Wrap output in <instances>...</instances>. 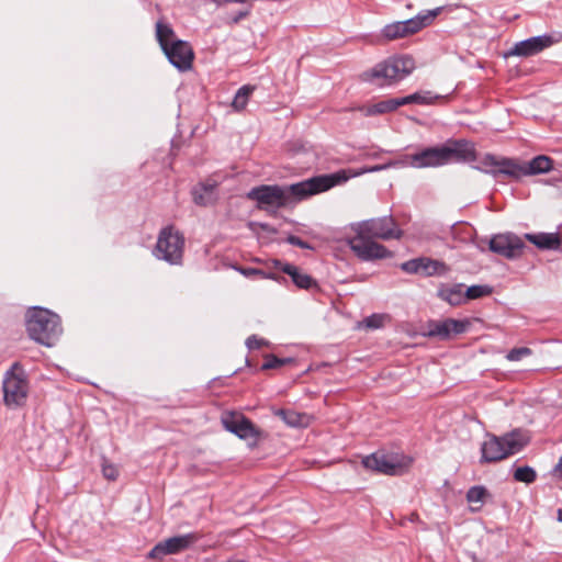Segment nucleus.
<instances>
[{
    "label": "nucleus",
    "instance_id": "nucleus-1",
    "mask_svg": "<svg viewBox=\"0 0 562 562\" xmlns=\"http://www.w3.org/2000/svg\"><path fill=\"white\" fill-rule=\"evenodd\" d=\"M348 179L349 175L347 171L339 170L330 175L313 177L285 188L266 184L255 187L247 193V198L256 201L258 209L265 211L273 210L276 212L278 209L284 207L291 203L292 198L301 200L312 194L326 191Z\"/></svg>",
    "mask_w": 562,
    "mask_h": 562
},
{
    "label": "nucleus",
    "instance_id": "nucleus-2",
    "mask_svg": "<svg viewBox=\"0 0 562 562\" xmlns=\"http://www.w3.org/2000/svg\"><path fill=\"white\" fill-rule=\"evenodd\" d=\"M355 234L347 237V244L362 261L391 258L392 252L375 239H400L403 232L391 216L374 217L351 224Z\"/></svg>",
    "mask_w": 562,
    "mask_h": 562
},
{
    "label": "nucleus",
    "instance_id": "nucleus-3",
    "mask_svg": "<svg viewBox=\"0 0 562 562\" xmlns=\"http://www.w3.org/2000/svg\"><path fill=\"white\" fill-rule=\"evenodd\" d=\"M475 159L474 145L465 139H450L443 146L428 147L407 156L408 164L414 168H434L451 161H474Z\"/></svg>",
    "mask_w": 562,
    "mask_h": 562
},
{
    "label": "nucleus",
    "instance_id": "nucleus-4",
    "mask_svg": "<svg viewBox=\"0 0 562 562\" xmlns=\"http://www.w3.org/2000/svg\"><path fill=\"white\" fill-rule=\"evenodd\" d=\"M480 164L485 171L494 176L502 173L516 179L522 176L546 173L553 168V160L546 155H539L529 162L519 164L512 158L486 154L481 158Z\"/></svg>",
    "mask_w": 562,
    "mask_h": 562
},
{
    "label": "nucleus",
    "instance_id": "nucleus-5",
    "mask_svg": "<svg viewBox=\"0 0 562 562\" xmlns=\"http://www.w3.org/2000/svg\"><path fill=\"white\" fill-rule=\"evenodd\" d=\"M530 437L527 431L515 429L503 436L487 434L481 446V462L492 463L502 461L519 451L529 442Z\"/></svg>",
    "mask_w": 562,
    "mask_h": 562
},
{
    "label": "nucleus",
    "instance_id": "nucleus-6",
    "mask_svg": "<svg viewBox=\"0 0 562 562\" xmlns=\"http://www.w3.org/2000/svg\"><path fill=\"white\" fill-rule=\"evenodd\" d=\"M26 329L32 339L47 347L53 346L63 331L59 316L41 307L27 312Z\"/></svg>",
    "mask_w": 562,
    "mask_h": 562
},
{
    "label": "nucleus",
    "instance_id": "nucleus-7",
    "mask_svg": "<svg viewBox=\"0 0 562 562\" xmlns=\"http://www.w3.org/2000/svg\"><path fill=\"white\" fill-rule=\"evenodd\" d=\"M415 69V60L409 56L390 57L362 74V79L379 86H392L407 77Z\"/></svg>",
    "mask_w": 562,
    "mask_h": 562
},
{
    "label": "nucleus",
    "instance_id": "nucleus-8",
    "mask_svg": "<svg viewBox=\"0 0 562 562\" xmlns=\"http://www.w3.org/2000/svg\"><path fill=\"white\" fill-rule=\"evenodd\" d=\"M158 43L168 60L179 70H189L192 67L194 53L189 43L178 40L173 30L161 22L156 24Z\"/></svg>",
    "mask_w": 562,
    "mask_h": 562
},
{
    "label": "nucleus",
    "instance_id": "nucleus-9",
    "mask_svg": "<svg viewBox=\"0 0 562 562\" xmlns=\"http://www.w3.org/2000/svg\"><path fill=\"white\" fill-rule=\"evenodd\" d=\"M184 237L173 226H167L159 233L154 250L158 259L171 265H180L183 258Z\"/></svg>",
    "mask_w": 562,
    "mask_h": 562
},
{
    "label": "nucleus",
    "instance_id": "nucleus-10",
    "mask_svg": "<svg viewBox=\"0 0 562 562\" xmlns=\"http://www.w3.org/2000/svg\"><path fill=\"white\" fill-rule=\"evenodd\" d=\"M439 12L440 9L438 8L432 11H427L424 14H418L406 21H397L386 24L382 30V35L387 41H394L413 35L422 29L430 25Z\"/></svg>",
    "mask_w": 562,
    "mask_h": 562
},
{
    "label": "nucleus",
    "instance_id": "nucleus-11",
    "mask_svg": "<svg viewBox=\"0 0 562 562\" xmlns=\"http://www.w3.org/2000/svg\"><path fill=\"white\" fill-rule=\"evenodd\" d=\"M411 459L397 454L374 452L362 459V465L370 471L384 475H401L409 467Z\"/></svg>",
    "mask_w": 562,
    "mask_h": 562
},
{
    "label": "nucleus",
    "instance_id": "nucleus-12",
    "mask_svg": "<svg viewBox=\"0 0 562 562\" xmlns=\"http://www.w3.org/2000/svg\"><path fill=\"white\" fill-rule=\"evenodd\" d=\"M223 427L243 440H252L254 445L262 436V431L244 414L235 411H226L221 415Z\"/></svg>",
    "mask_w": 562,
    "mask_h": 562
},
{
    "label": "nucleus",
    "instance_id": "nucleus-13",
    "mask_svg": "<svg viewBox=\"0 0 562 562\" xmlns=\"http://www.w3.org/2000/svg\"><path fill=\"white\" fill-rule=\"evenodd\" d=\"M202 538L200 532H190L168 538L158 542L149 552L153 559H162L166 555L178 554L195 544Z\"/></svg>",
    "mask_w": 562,
    "mask_h": 562
},
{
    "label": "nucleus",
    "instance_id": "nucleus-14",
    "mask_svg": "<svg viewBox=\"0 0 562 562\" xmlns=\"http://www.w3.org/2000/svg\"><path fill=\"white\" fill-rule=\"evenodd\" d=\"M18 364L13 366L15 369ZM29 392L27 381L23 373H15L14 370L8 372L3 381V394L4 402L8 406H20L22 405Z\"/></svg>",
    "mask_w": 562,
    "mask_h": 562
},
{
    "label": "nucleus",
    "instance_id": "nucleus-15",
    "mask_svg": "<svg viewBox=\"0 0 562 562\" xmlns=\"http://www.w3.org/2000/svg\"><path fill=\"white\" fill-rule=\"evenodd\" d=\"M488 247L491 251L497 255L515 259L522 255L525 243L519 236L513 233H505L493 236Z\"/></svg>",
    "mask_w": 562,
    "mask_h": 562
},
{
    "label": "nucleus",
    "instance_id": "nucleus-16",
    "mask_svg": "<svg viewBox=\"0 0 562 562\" xmlns=\"http://www.w3.org/2000/svg\"><path fill=\"white\" fill-rule=\"evenodd\" d=\"M469 321H459L447 318L443 321H430L426 325L425 335L428 337H437L441 340H449L469 328Z\"/></svg>",
    "mask_w": 562,
    "mask_h": 562
},
{
    "label": "nucleus",
    "instance_id": "nucleus-17",
    "mask_svg": "<svg viewBox=\"0 0 562 562\" xmlns=\"http://www.w3.org/2000/svg\"><path fill=\"white\" fill-rule=\"evenodd\" d=\"M401 269L407 273H423L425 276L443 274L448 271V267L443 262L426 257L403 262Z\"/></svg>",
    "mask_w": 562,
    "mask_h": 562
},
{
    "label": "nucleus",
    "instance_id": "nucleus-18",
    "mask_svg": "<svg viewBox=\"0 0 562 562\" xmlns=\"http://www.w3.org/2000/svg\"><path fill=\"white\" fill-rule=\"evenodd\" d=\"M553 40L549 35L530 37L525 41L518 42L509 50L507 56L529 57L539 54L543 49L550 47Z\"/></svg>",
    "mask_w": 562,
    "mask_h": 562
},
{
    "label": "nucleus",
    "instance_id": "nucleus-19",
    "mask_svg": "<svg viewBox=\"0 0 562 562\" xmlns=\"http://www.w3.org/2000/svg\"><path fill=\"white\" fill-rule=\"evenodd\" d=\"M218 181L214 179H206L204 182L199 183L192 190V196L195 204L206 206L215 201V189Z\"/></svg>",
    "mask_w": 562,
    "mask_h": 562
},
{
    "label": "nucleus",
    "instance_id": "nucleus-20",
    "mask_svg": "<svg viewBox=\"0 0 562 562\" xmlns=\"http://www.w3.org/2000/svg\"><path fill=\"white\" fill-rule=\"evenodd\" d=\"M281 270L291 277L293 283L300 289H312L317 286V282L307 273L303 272L296 266L284 263Z\"/></svg>",
    "mask_w": 562,
    "mask_h": 562
},
{
    "label": "nucleus",
    "instance_id": "nucleus-21",
    "mask_svg": "<svg viewBox=\"0 0 562 562\" xmlns=\"http://www.w3.org/2000/svg\"><path fill=\"white\" fill-rule=\"evenodd\" d=\"M397 98L382 100L374 104H366L357 108L364 116H374L390 113L398 109Z\"/></svg>",
    "mask_w": 562,
    "mask_h": 562
},
{
    "label": "nucleus",
    "instance_id": "nucleus-22",
    "mask_svg": "<svg viewBox=\"0 0 562 562\" xmlns=\"http://www.w3.org/2000/svg\"><path fill=\"white\" fill-rule=\"evenodd\" d=\"M525 238L539 249H558L561 246V238L557 233L526 234Z\"/></svg>",
    "mask_w": 562,
    "mask_h": 562
},
{
    "label": "nucleus",
    "instance_id": "nucleus-23",
    "mask_svg": "<svg viewBox=\"0 0 562 562\" xmlns=\"http://www.w3.org/2000/svg\"><path fill=\"white\" fill-rule=\"evenodd\" d=\"M274 414L291 427H307L312 422V417L308 414L292 409H278Z\"/></svg>",
    "mask_w": 562,
    "mask_h": 562
},
{
    "label": "nucleus",
    "instance_id": "nucleus-24",
    "mask_svg": "<svg viewBox=\"0 0 562 562\" xmlns=\"http://www.w3.org/2000/svg\"><path fill=\"white\" fill-rule=\"evenodd\" d=\"M255 90H256V86H252V85H245V86L240 87L237 90V92L232 101V104H231L232 108L236 112L244 111Z\"/></svg>",
    "mask_w": 562,
    "mask_h": 562
},
{
    "label": "nucleus",
    "instance_id": "nucleus-25",
    "mask_svg": "<svg viewBox=\"0 0 562 562\" xmlns=\"http://www.w3.org/2000/svg\"><path fill=\"white\" fill-rule=\"evenodd\" d=\"M488 491L481 485L472 486L467 493V501L472 505L471 510L477 512L482 508L485 498L488 496Z\"/></svg>",
    "mask_w": 562,
    "mask_h": 562
},
{
    "label": "nucleus",
    "instance_id": "nucleus-26",
    "mask_svg": "<svg viewBox=\"0 0 562 562\" xmlns=\"http://www.w3.org/2000/svg\"><path fill=\"white\" fill-rule=\"evenodd\" d=\"M439 99V95H434L430 91L425 92H415L413 94H409L407 97L397 98L398 105H406L411 103H417V104H431L435 102V100Z\"/></svg>",
    "mask_w": 562,
    "mask_h": 562
},
{
    "label": "nucleus",
    "instance_id": "nucleus-27",
    "mask_svg": "<svg viewBox=\"0 0 562 562\" xmlns=\"http://www.w3.org/2000/svg\"><path fill=\"white\" fill-rule=\"evenodd\" d=\"M439 296L447 301L450 305H460L465 302V296L462 292V285L460 284L441 289L439 291Z\"/></svg>",
    "mask_w": 562,
    "mask_h": 562
},
{
    "label": "nucleus",
    "instance_id": "nucleus-28",
    "mask_svg": "<svg viewBox=\"0 0 562 562\" xmlns=\"http://www.w3.org/2000/svg\"><path fill=\"white\" fill-rule=\"evenodd\" d=\"M513 476H514L515 481L524 482L526 484L533 483L537 479L536 471L528 465L517 468L514 471Z\"/></svg>",
    "mask_w": 562,
    "mask_h": 562
},
{
    "label": "nucleus",
    "instance_id": "nucleus-29",
    "mask_svg": "<svg viewBox=\"0 0 562 562\" xmlns=\"http://www.w3.org/2000/svg\"><path fill=\"white\" fill-rule=\"evenodd\" d=\"M291 358H279L274 355H266L265 362L261 366V370L279 369L288 363H292Z\"/></svg>",
    "mask_w": 562,
    "mask_h": 562
},
{
    "label": "nucleus",
    "instance_id": "nucleus-30",
    "mask_svg": "<svg viewBox=\"0 0 562 562\" xmlns=\"http://www.w3.org/2000/svg\"><path fill=\"white\" fill-rule=\"evenodd\" d=\"M492 293V288L488 285H471L467 289L464 296L467 300H476L483 296H487Z\"/></svg>",
    "mask_w": 562,
    "mask_h": 562
},
{
    "label": "nucleus",
    "instance_id": "nucleus-31",
    "mask_svg": "<svg viewBox=\"0 0 562 562\" xmlns=\"http://www.w3.org/2000/svg\"><path fill=\"white\" fill-rule=\"evenodd\" d=\"M387 319L389 316L385 314H372L371 316L364 318L363 323L367 328L378 329L383 327Z\"/></svg>",
    "mask_w": 562,
    "mask_h": 562
},
{
    "label": "nucleus",
    "instance_id": "nucleus-32",
    "mask_svg": "<svg viewBox=\"0 0 562 562\" xmlns=\"http://www.w3.org/2000/svg\"><path fill=\"white\" fill-rule=\"evenodd\" d=\"M531 353L532 350L528 347L514 348L507 353L506 358L509 361H519Z\"/></svg>",
    "mask_w": 562,
    "mask_h": 562
},
{
    "label": "nucleus",
    "instance_id": "nucleus-33",
    "mask_svg": "<svg viewBox=\"0 0 562 562\" xmlns=\"http://www.w3.org/2000/svg\"><path fill=\"white\" fill-rule=\"evenodd\" d=\"M102 474L109 481H115L119 476V469L115 464L109 463L106 460L102 463Z\"/></svg>",
    "mask_w": 562,
    "mask_h": 562
},
{
    "label": "nucleus",
    "instance_id": "nucleus-34",
    "mask_svg": "<svg viewBox=\"0 0 562 562\" xmlns=\"http://www.w3.org/2000/svg\"><path fill=\"white\" fill-rule=\"evenodd\" d=\"M269 342L267 340H265L263 338L261 337H258L256 335H252L250 337L247 338L246 340V346L249 348V349H260L265 346H268Z\"/></svg>",
    "mask_w": 562,
    "mask_h": 562
},
{
    "label": "nucleus",
    "instance_id": "nucleus-35",
    "mask_svg": "<svg viewBox=\"0 0 562 562\" xmlns=\"http://www.w3.org/2000/svg\"><path fill=\"white\" fill-rule=\"evenodd\" d=\"M286 241L293 246H296V247H300V248H303V249H310L311 246L302 240L300 237L297 236H294V235H290L288 238H286Z\"/></svg>",
    "mask_w": 562,
    "mask_h": 562
},
{
    "label": "nucleus",
    "instance_id": "nucleus-36",
    "mask_svg": "<svg viewBox=\"0 0 562 562\" xmlns=\"http://www.w3.org/2000/svg\"><path fill=\"white\" fill-rule=\"evenodd\" d=\"M241 272H243V274H245L247 277L254 276V274H262V272L257 269H243Z\"/></svg>",
    "mask_w": 562,
    "mask_h": 562
},
{
    "label": "nucleus",
    "instance_id": "nucleus-37",
    "mask_svg": "<svg viewBox=\"0 0 562 562\" xmlns=\"http://www.w3.org/2000/svg\"><path fill=\"white\" fill-rule=\"evenodd\" d=\"M249 14V11H241L239 12L234 19L233 21L235 23H237L238 21H240L243 18L247 16Z\"/></svg>",
    "mask_w": 562,
    "mask_h": 562
},
{
    "label": "nucleus",
    "instance_id": "nucleus-38",
    "mask_svg": "<svg viewBox=\"0 0 562 562\" xmlns=\"http://www.w3.org/2000/svg\"><path fill=\"white\" fill-rule=\"evenodd\" d=\"M248 0H216V2L218 4H225V3H231V2H238V3H245L247 2Z\"/></svg>",
    "mask_w": 562,
    "mask_h": 562
},
{
    "label": "nucleus",
    "instance_id": "nucleus-39",
    "mask_svg": "<svg viewBox=\"0 0 562 562\" xmlns=\"http://www.w3.org/2000/svg\"><path fill=\"white\" fill-rule=\"evenodd\" d=\"M554 471H555L560 476H562V457L559 459V462H558V464L555 465Z\"/></svg>",
    "mask_w": 562,
    "mask_h": 562
}]
</instances>
